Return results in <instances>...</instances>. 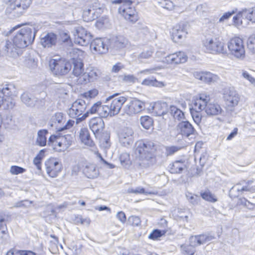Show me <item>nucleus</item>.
<instances>
[{
  "mask_svg": "<svg viewBox=\"0 0 255 255\" xmlns=\"http://www.w3.org/2000/svg\"><path fill=\"white\" fill-rule=\"evenodd\" d=\"M37 31L29 27H24L15 33L11 40L4 42L3 50L10 57L16 58L22 53V49L31 44L35 39Z\"/></svg>",
  "mask_w": 255,
  "mask_h": 255,
  "instance_id": "nucleus-1",
  "label": "nucleus"
},
{
  "mask_svg": "<svg viewBox=\"0 0 255 255\" xmlns=\"http://www.w3.org/2000/svg\"><path fill=\"white\" fill-rule=\"evenodd\" d=\"M66 32H65V47L72 48L73 42L71 34L72 35V39L76 44L82 46H87L92 41L93 37L91 33L86 29L77 24L75 21L70 23L69 21L66 23Z\"/></svg>",
  "mask_w": 255,
  "mask_h": 255,
  "instance_id": "nucleus-2",
  "label": "nucleus"
},
{
  "mask_svg": "<svg viewBox=\"0 0 255 255\" xmlns=\"http://www.w3.org/2000/svg\"><path fill=\"white\" fill-rule=\"evenodd\" d=\"M156 148L152 142L137 141L134 146V154L139 166L141 168H147L156 163L155 152Z\"/></svg>",
  "mask_w": 255,
  "mask_h": 255,
  "instance_id": "nucleus-3",
  "label": "nucleus"
},
{
  "mask_svg": "<svg viewBox=\"0 0 255 255\" xmlns=\"http://www.w3.org/2000/svg\"><path fill=\"white\" fill-rule=\"evenodd\" d=\"M65 58V73L72 68V74L78 77L84 71L83 58L85 52L78 48H67Z\"/></svg>",
  "mask_w": 255,
  "mask_h": 255,
  "instance_id": "nucleus-4",
  "label": "nucleus"
},
{
  "mask_svg": "<svg viewBox=\"0 0 255 255\" xmlns=\"http://www.w3.org/2000/svg\"><path fill=\"white\" fill-rule=\"evenodd\" d=\"M17 95L16 88L12 83L5 84L0 90V107L5 110L12 109L15 106L12 96Z\"/></svg>",
  "mask_w": 255,
  "mask_h": 255,
  "instance_id": "nucleus-5",
  "label": "nucleus"
},
{
  "mask_svg": "<svg viewBox=\"0 0 255 255\" xmlns=\"http://www.w3.org/2000/svg\"><path fill=\"white\" fill-rule=\"evenodd\" d=\"M118 95V93L114 94L108 97L106 100L105 103L108 106L110 117L118 114L123 105L127 100V98L124 96L115 98Z\"/></svg>",
  "mask_w": 255,
  "mask_h": 255,
  "instance_id": "nucleus-6",
  "label": "nucleus"
},
{
  "mask_svg": "<svg viewBox=\"0 0 255 255\" xmlns=\"http://www.w3.org/2000/svg\"><path fill=\"white\" fill-rule=\"evenodd\" d=\"M203 45L206 52L212 54L224 53V43L217 36L206 38L203 41Z\"/></svg>",
  "mask_w": 255,
  "mask_h": 255,
  "instance_id": "nucleus-7",
  "label": "nucleus"
},
{
  "mask_svg": "<svg viewBox=\"0 0 255 255\" xmlns=\"http://www.w3.org/2000/svg\"><path fill=\"white\" fill-rule=\"evenodd\" d=\"M197 99L205 103L202 108L203 110H205L208 116H217L222 114L223 110L220 105L217 103L210 102V98L209 95L204 94H200Z\"/></svg>",
  "mask_w": 255,
  "mask_h": 255,
  "instance_id": "nucleus-8",
  "label": "nucleus"
},
{
  "mask_svg": "<svg viewBox=\"0 0 255 255\" xmlns=\"http://www.w3.org/2000/svg\"><path fill=\"white\" fill-rule=\"evenodd\" d=\"M231 53L236 58L243 59L245 57V49L243 40L239 37H234L228 43Z\"/></svg>",
  "mask_w": 255,
  "mask_h": 255,
  "instance_id": "nucleus-9",
  "label": "nucleus"
},
{
  "mask_svg": "<svg viewBox=\"0 0 255 255\" xmlns=\"http://www.w3.org/2000/svg\"><path fill=\"white\" fill-rule=\"evenodd\" d=\"M88 105L84 100L78 99L72 104L67 114L71 118L78 117L85 111Z\"/></svg>",
  "mask_w": 255,
  "mask_h": 255,
  "instance_id": "nucleus-10",
  "label": "nucleus"
},
{
  "mask_svg": "<svg viewBox=\"0 0 255 255\" xmlns=\"http://www.w3.org/2000/svg\"><path fill=\"white\" fill-rule=\"evenodd\" d=\"M145 108V103L137 99H132L124 108V112L128 115L141 112Z\"/></svg>",
  "mask_w": 255,
  "mask_h": 255,
  "instance_id": "nucleus-11",
  "label": "nucleus"
},
{
  "mask_svg": "<svg viewBox=\"0 0 255 255\" xmlns=\"http://www.w3.org/2000/svg\"><path fill=\"white\" fill-rule=\"evenodd\" d=\"M133 131L129 127H124L118 133L120 142L125 146L131 144L133 142Z\"/></svg>",
  "mask_w": 255,
  "mask_h": 255,
  "instance_id": "nucleus-12",
  "label": "nucleus"
},
{
  "mask_svg": "<svg viewBox=\"0 0 255 255\" xmlns=\"http://www.w3.org/2000/svg\"><path fill=\"white\" fill-rule=\"evenodd\" d=\"M109 39L97 38L91 41V47L99 54H105L109 50Z\"/></svg>",
  "mask_w": 255,
  "mask_h": 255,
  "instance_id": "nucleus-13",
  "label": "nucleus"
},
{
  "mask_svg": "<svg viewBox=\"0 0 255 255\" xmlns=\"http://www.w3.org/2000/svg\"><path fill=\"white\" fill-rule=\"evenodd\" d=\"M205 103L203 101H198L197 98L194 100V102L190 108V113L194 122L198 126L201 122L202 115L201 112L203 111L202 107L204 106Z\"/></svg>",
  "mask_w": 255,
  "mask_h": 255,
  "instance_id": "nucleus-14",
  "label": "nucleus"
},
{
  "mask_svg": "<svg viewBox=\"0 0 255 255\" xmlns=\"http://www.w3.org/2000/svg\"><path fill=\"white\" fill-rule=\"evenodd\" d=\"M187 59L188 57L185 52L179 51L166 56L163 62L168 64H179L186 62Z\"/></svg>",
  "mask_w": 255,
  "mask_h": 255,
  "instance_id": "nucleus-15",
  "label": "nucleus"
},
{
  "mask_svg": "<svg viewBox=\"0 0 255 255\" xmlns=\"http://www.w3.org/2000/svg\"><path fill=\"white\" fill-rule=\"evenodd\" d=\"M46 172L51 177H55L61 172V164L54 158H49L45 162Z\"/></svg>",
  "mask_w": 255,
  "mask_h": 255,
  "instance_id": "nucleus-16",
  "label": "nucleus"
},
{
  "mask_svg": "<svg viewBox=\"0 0 255 255\" xmlns=\"http://www.w3.org/2000/svg\"><path fill=\"white\" fill-rule=\"evenodd\" d=\"M110 51L115 54L117 52L124 48L128 43V40L123 36H119L109 39Z\"/></svg>",
  "mask_w": 255,
  "mask_h": 255,
  "instance_id": "nucleus-17",
  "label": "nucleus"
},
{
  "mask_svg": "<svg viewBox=\"0 0 255 255\" xmlns=\"http://www.w3.org/2000/svg\"><path fill=\"white\" fill-rule=\"evenodd\" d=\"M188 24L186 22H180L176 25L171 31L172 39L175 42L185 37L188 33Z\"/></svg>",
  "mask_w": 255,
  "mask_h": 255,
  "instance_id": "nucleus-18",
  "label": "nucleus"
},
{
  "mask_svg": "<svg viewBox=\"0 0 255 255\" xmlns=\"http://www.w3.org/2000/svg\"><path fill=\"white\" fill-rule=\"evenodd\" d=\"M215 239V236L211 235L210 233L201 234L190 237L189 238V243L192 246L196 247L207 243Z\"/></svg>",
  "mask_w": 255,
  "mask_h": 255,
  "instance_id": "nucleus-19",
  "label": "nucleus"
},
{
  "mask_svg": "<svg viewBox=\"0 0 255 255\" xmlns=\"http://www.w3.org/2000/svg\"><path fill=\"white\" fill-rule=\"evenodd\" d=\"M49 66L53 74L62 78L64 76V59H53L49 61Z\"/></svg>",
  "mask_w": 255,
  "mask_h": 255,
  "instance_id": "nucleus-20",
  "label": "nucleus"
},
{
  "mask_svg": "<svg viewBox=\"0 0 255 255\" xmlns=\"http://www.w3.org/2000/svg\"><path fill=\"white\" fill-rule=\"evenodd\" d=\"M194 77L206 83H212L216 81L218 77L209 72L195 71L193 73Z\"/></svg>",
  "mask_w": 255,
  "mask_h": 255,
  "instance_id": "nucleus-21",
  "label": "nucleus"
},
{
  "mask_svg": "<svg viewBox=\"0 0 255 255\" xmlns=\"http://www.w3.org/2000/svg\"><path fill=\"white\" fill-rule=\"evenodd\" d=\"M89 125L95 134L102 132L105 128L104 122L100 117H95L91 119Z\"/></svg>",
  "mask_w": 255,
  "mask_h": 255,
  "instance_id": "nucleus-22",
  "label": "nucleus"
},
{
  "mask_svg": "<svg viewBox=\"0 0 255 255\" xmlns=\"http://www.w3.org/2000/svg\"><path fill=\"white\" fill-rule=\"evenodd\" d=\"M178 128L180 133L183 136L188 137L190 135H193L196 132V130L187 121H182L178 125Z\"/></svg>",
  "mask_w": 255,
  "mask_h": 255,
  "instance_id": "nucleus-23",
  "label": "nucleus"
},
{
  "mask_svg": "<svg viewBox=\"0 0 255 255\" xmlns=\"http://www.w3.org/2000/svg\"><path fill=\"white\" fill-rule=\"evenodd\" d=\"M224 98L226 105L230 107H234L237 106L240 99L239 94L233 90L227 92L224 94Z\"/></svg>",
  "mask_w": 255,
  "mask_h": 255,
  "instance_id": "nucleus-24",
  "label": "nucleus"
},
{
  "mask_svg": "<svg viewBox=\"0 0 255 255\" xmlns=\"http://www.w3.org/2000/svg\"><path fill=\"white\" fill-rule=\"evenodd\" d=\"M169 109L167 103L159 101L155 103L152 106V113L156 116H161L168 113Z\"/></svg>",
  "mask_w": 255,
  "mask_h": 255,
  "instance_id": "nucleus-25",
  "label": "nucleus"
},
{
  "mask_svg": "<svg viewBox=\"0 0 255 255\" xmlns=\"http://www.w3.org/2000/svg\"><path fill=\"white\" fill-rule=\"evenodd\" d=\"M57 42V35L52 32L47 33L40 38V43L44 48H50L55 45Z\"/></svg>",
  "mask_w": 255,
  "mask_h": 255,
  "instance_id": "nucleus-26",
  "label": "nucleus"
},
{
  "mask_svg": "<svg viewBox=\"0 0 255 255\" xmlns=\"http://www.w3.org/2000/svg\"><path fill=\"white\" fill-rule=\"evenodd\" d=\"M123 13H122V15L127 20L134 23L138 19L137 12L134 7H129V9H128L127 10L125 9H123Z\"/></svg>",
  "mask_w": 255,
  "mask_h": 255,
  "instance_id": "nucleus-27",
  "label": "nucleus"
},
{
  "mask_svg": "<svg viewBox=\"0 0 255 255\" xmlns=\"http://www.w3.org/2000/svg\"><path fill=\"white\" fill-rule=\"evenodd\" d=\"M79 137L84 144L93 147L94 143L91 138L88 129L87 128H82L80 130Z\"/></svg>",
  "mask_w": 255,
  "mask_h": 255,
  "instance_id": "nucleus-28",
  "label": "nucleus"
},
{
  "mask_svg": "<svg viewBox=\"0 0 255 255\" xmlns=\"http://www.w3.org/2000/svg\"><path fill=\"white\" fill-rule=\"evenodd\" d=\"M63 115L62 113H57L55 114L52 119V123L51 127L54 126L57 131H61L64 130V126L62 125V121Z\"/></svg>",
  "mask_w": 255,
  "mask_h": 255,
  "instance_id": "nucleus-29",
  "label": "nucleus"
},
{
  "mask_svg": "<svg viewBox=\"0 0 255 255\" xmlns=\"http://www.w3.org/2000/svg\"><path fill=\"white\" fill-rule=\"evenodd\" d=\"M83 172L88 178H95L99 175V172L96 165L91 163H88L85 166Z\"/></svg>",
  "mask_w": 255,
  "mask_h": 255,
  "instance_id": "nucleus-30",
  "label": "nucleus"
},
{
  "mask_svg": "<svg viewBox=\"0 0 255 255\" xmlns=\"http://www.w3.org/2000/svg\"><path fill=\"white\" fill-rule=\"evenodd\" d=\"M59 135H51L48 140V145L51 146L55 151H59L61 150L59 147L62 145V142L58 141Z\"/></svg>",
  "mask_w": 255,
  "mask_h": 255,
  "instance_id": "nucleus-31",
  "label": "nucleus"
},
{
  "mask_svg": "<svg viewBox=\"0 0 255 255\" xmlns=\"http://www.w3.org/2000/svg\"><path fill=\"white\" fill-rule=\"evenodd\" d=\"M32 1L33 0H21L20 2H15L14 4H11V7L13 9H21L23 11H20V12L22 13L30 6Z\"/></svg>",
  "mask_w": 255,
  "mask_h": 255,
  "instance_id": "nucleus-32",
  "label": "nucleus"
},
{
  "mask_svg": "<svg viewBox=\"0 0 255 255\" xmlns=\"http://www.w3.org/2000/svg\"><path fill=\"white\" fill-rule=\"evenodd\" d=\"M185 165L184 163L181 161L177 160L173 163L170 164L168 167L169 170L172 174L180 173Z\"/></svg>",
  "mask_w": 255,
  "mask_h": 255,
  "instance_id": "nucleus-33",
  "label": "nucleus"
},
{
  "mask_svg": "<svg viewBox=\"0 0 255 255\" xmlns=\"http://www.w3.org/2000/svg\"><path fill=\"white\" fill-rule=\"evenodd\" d=\"M48 133V130L45 129H40L37 132L36 143L40 146H44L46 145V135Z\"/></svg>",
  "mask_w": 255,
  "mask_h": 255,
  "instance_id": "nucleus-34",
  "label": "nucleus"
},
{
  "mask_svg": "<svg viewBox=\"0 0 255 255\" xmlns=\"http://www.w3.org/2000/svg\"><path fill=\"white\" fill-rule=\"evenodd\" d=\"M168 113L176 120L181 121L185 119L184 113L174 106H170Z\"/></svg>",
  "mask_w": 255,
  "mask_h": 255,
  "instance_id": "nucleus-35",
  "label": "nucleus"
},
{
  "mask_svg": "<svg viewBox=\"0 0 255 255\" xmlns=\"http://www.w3.org/2000/svg\"><path fill=\"white\" fill-rule=\"evenodd\" d=\"M112 3L120 4L119 7V12L121 14L123 13V9L127 10V9H129V7L133 6L132 1L130 0H114L112 1Z\"/></svg>",
  "mask_w": 255,
  "mask_h": 255,
  "instance_id": "nucleus-36",
  "label": "nucleus"
},
{
  "mask_svg": "<svg viewBox=\"0 0 255 255\" xmlns=\"http://www.w3.org/2000/svg\"><path fill=\"white\" fill-rule=\"evenodd\" d=\"M101 104V102L100 101L94 103L93 106L88 110H87L81 117L77 119L76 123L77 124L78 123V121H82L85 120L89 116L90 114L93 115L97 114L99 106Z\"/></svg>",
  "mask_w": 255,
  "mask_h": 255,
  "instance_id": "nucleus-37",
  "label": "nucleus"
},
{
  "mask_svg": "<svg viewBox=\"0 0 255 255\" xmlns=\"http://www.w3.org/2000/svg\"><path fill=\"white\" fill-rule=\"evenodd\" d=\"M142 84L146 86H152L156 87L162 88L165 86V84L161 81H158L156 79L147 78L145 79L142 82Z\"/></svg>",
  "mask_w": 255,
  "mask_h": 255,
  "instance_id": "nucleus-38",
  "label": "nucleus"
},
{
  "mask_svg": "<svg viewBox=\"0 0 255 255\" xmlns=\"http://www.w3.org/2000/svg\"><path fill=\"white\" fill-rule=\"evenodd\" d=\"M252 10H253V7L244 8L238 11L241 13V16L242 18L254 22L253 12H252Z\"/></svg>",
  "mask_w": 255,
  "mask_h": 255,
  "instance_id": "nucleus-39",
  "label": "nucleus"
},
{
  "mask_svg": "<svg viewBox=\"0 0 255 255\" xmlns=\"http://www.w3.org/2000/svg\"><path fill=\"white\" fill-rule=\"evenodd\" d=\"M76 140L75 132L71 131L70 134H66L65 131V147L68 148L75 144Z\"/></svg>",
  "mask_w": 255,
  "mask_h": 255,
  "instance_id": "nucleus-40",
  "label": "nucleus"
},
{
  "mask_svg": "<svg viewBox=\"0 0 255 255\" xmlns=\"http://www.w3.org/2000/svg\"><path fill=\"white\" fill-rule=\"evenodd\" d=\"M44 152L45 149L40 150L39 152L33 159V163L38 170L41 169V161L44 157Z\"/></svg>",
  "mask_w": 255,
  "mask_h": 255,
  "instance_id": "nucleus-41",
  "label": "nucleus"
},
{
  "mask_svg": "<svg viewBox=\"0 0 255 255\" xmlns=\"http://www.w3.org/2000/svg\"><path fill=\"white\" fill-rule=\"evenodd\" d=\"M121 165L125 168H128L131 164L129 155L128 153H122L119 157Z\"/></svg>",
  "mask_w": 255,
  "mask_h": 255,
  "instance_id": "nucleus-42",
  "label": "nucleus"
},
{
  "mask_svg": "<svg viewBox=\"0 0 255 255\" xmlns=\"http://www.w3.org/2000/svg\"><path fill=\"white\" fill-rule=\"evenodd\" d=\"M181 250L184 255H194L196 252L195 247L190 244L189 245H182Z\"/></svg>",
  "mask_w": 255,
  "mask_h": 255,
  "instance_id": "nucleus-43",
  "label": "nucleus"
},
{
  "mask_svg": "<svg viewBox=\"0 0 255 255\" xmlns=\"http://www.w3.org/2000/svg\"><path fill=\"white\" fill-rule=\"evenodd\" d=\"M167 231L165 230L154 229L148 235V238L152 240H157L162 236L164 235Z\"/></svg>",
  "mask_w": 255,
  "mask_h": 255,
  "instance_id": "nucleus-44",
  "label": "nucleus"
},
{
  "mask_svg": "<svg viewBox=\"0 0 255 255\" xmlns=\"http://www.w3.org/2000/svg\"><path fill=\"white\" fill-rule=\"evenodd\" d=\"M229 196L232 200H236L237 204L238 205H244L248 208L251 209V207L249 206V205L247 204V200L244 197H240L239 195H233L231 192H229Z\"/></svg>",
  "mask_w": 255,
  "mask_h": 255,
  "instance_id": "nucleus-45",
  "label": "nucleus"
},
{
  "mask_svg": "<svg viewBox=\"0 0 255 255\" xmlns=\"http://www.w3.org/2000/svg\"><path fill=\"white\" fill-rule=\"evenodd\" d=\"M140 122L143 128L146 129H149L153 124L152 118L147 116L141 117Z\"/></svg>",
  "mask_w": 255,
  "mask_h": 255,
  "instance_id": "nucleus-46",
  "label": "nucleus"
},
{
  "mask_svg": "<svg viewBox=\"0 0 255 255\" xmlns=\"http://www.w3.org/2000/svg\"><path fill=\"white\" fill-rule=\"evenodd\" d=\"M97 114L100 118H107L110 116L108 106L107 104L102 105V103L100 105Z\"/></svg>",
  "mask_w": 255,
  "mask_h": 255,
  "instance_id": "nucleus-47",
  "label": "nucleus"
},
{
  "mask_svg": "<svg viewBox=\"0 0 255 255\" xmlns=\"http://www.w3.org/2000/svg\"><path fill=\"white\" fill-rule=\"evenodd\" d=\"M201 197L206 201L214 203L218 201L217 197L212 192H200Z\"/></svg>",
  "mask_w": 255,
  "mask_h": 255,
  "instance_id": "nucleus-48",
  "label": "nucleus"
},
{
  "mask_svg": "<svg viewBox=\"0 0 255 255\" xmlns=\"http://www.w3.org/2000/svg\"><path fill=\"white\" fill-rule=\"evenodd\" d=\"M6 255H36V254L29 250H10Z\"/></svg>",
  "mask_w": 255,
  "mask_h": 255,
  "instance_id": "nucleus-49",
  "label": "nucleus"
},
{
  "mask_svg": "<svg viewBox=\"0 0 255 255\" xmlns=\"http://www.w3.org/2000/svg\"><path fill=\"white\" fill-rule=\"evenodd\" d=\"M21 99L22 102L28 106H31L33 105L34 100L31 98V95L28 93H24L21 96Z\"/></svg>",
  "mask_w": 255,
  "mask_h": 255,
  "instance_id": "nucleus-50",
  "label": "nucleus"
},
{
  "mask_svg": "<svg viewBox=\"0 0 255 255\" xmlns=\"http://www.w3.org/2000/svg\"><path fill=\"white\" fill-rule=\"evenodd\" d=\"M78 77L77 82L78 84H86L91 81V80L89 78V75H88L87 70L85 72H83Z\"/></svg>",
  "mask_w": 255,
  "mask_h": 255,
  "instance_id": "nucleus-51",
  "label": "nucleus"
},
{
  "mask_svg": "<svg viewBox=\"0 0 255 255\" xmlns=\"http://www.w3.org/2000/svg\"><path fill=\"white\" fill-rule=\"evenodd\" d=\"M186 198L193 204H196L200 200V195L193 194L192 192H187Z\"/></svg>",
  "mask_w": 255,
  "mask_h": 255,
  "instance_id": "nucleus-52",
  "label": "nucleus"
},
{
  "mask_svg": "<svg viewBox=\"0 0 255 255\" xmlns=\"http://www.w3.org/2000/svg\"><path fill=\"white\" fill-rule=\"evenodd\" d=\"M119 78L124 82L127 83H134L137 78L133 75H123L120 76Z\"/></svg>",
  "mask_w": 255,
  "mask_h": 255,
  "instance_id": "nucleus-53",
  "label": "nucleus"
},
{
  "mask_svg": "<svg viewBox=\"0 0 255 255\" xmlns=\"http://www.w3.org/2000/svg\"><path fill=\"white\" fill-rule=\"evenodd\" d=\"M26 169L22 167L17 165H12L9 169V172L12 175H18L25 172Z\"/></svg>",
  "mask_w": 255,
  "mask_h": 255,
  "instance_id": "nucleus-54",
  "label": "nucleus"
},
{
  "mask_svg": "<svg viewBox=\"0 0 255 255\" xmlns=\"http://www.w3.org/2000/svg\"><path fill=\"white\" fill-rule=\"evenodd\" d=\"M6 228L4 218L2 216H0V235H3L2 238L6 236Z\"/></svg>",
  "mask_w": 255,
  "mask_h": 255,
  "instance_id": "nucleus-55",
  "label": "nucleus"
},
{
  "mask_svg": "<svg viewBox=\"0 0 255 255\" xmlns=\"http://www.w3.org/2000/svg\"><path fill=\"white\" fill-rule=\"evenodd\" d=\"M237 12V8H235L231 11H228V12L224 13L223 14V15L219 19V22H223L224 21L228 20L229 18H230L234 14L236 13Z\"/></svg>",
  "mask_w": 255,
  "mask_h": 255,
  "instance_id": "nucleus-56",
  "label": "nucleus"
},
{
  "mask_svg": "<svg viewBox=\"0 0 255 255\" xmlns=\"http://www.w3.org/2000/svg\"><path fill=\"white\" fill-rule=\"evenodd\" d=\"M160 4L161 7L169 10H172L174 7L173 3L170 0H161Z\"/></svg>",
  "mask_w": 255,
  "mask_h": 255,
  "instance_id": "nucleus-57",
  "label": "nucleus"
},
{
  "mask_svg": "<svg viewBox=\"0 0 255 255\" xmlns=\"http://www.w3.org/2000/svg\"><path fill=\"white\" fill-rule=\"evenodd\" d=\"M248 47L253 53H255V35L250 37L248 40Z\"/></svg>",
  "mask_w": 255,
  "mask_h": 255,
  "instance_id": "nucleus-58",
  "label": "nucleus"
},
{
  "mask_svg": "<svg viewBox=\"0 0 255 255\" xmlns=\"http://www.w3.org/2000/svg\"><path fill=\"white\" fill-rule=\"evenodd\" d=\"M98 94V91L96 89L90 90L86 92H85L82 97L88 99L95 98Z\"/></svg>",
  "mask_w": 255,
  "mask_h": 255,
  "instance_id": "nucleus-59",
  "label": "nucleus"
},
{
  "mask_svg": "<svg viewBox=\"0 0 255 255\" xmlns=\"http://www.w3.org/2000/svg\"><path fill=\"white\" fill-rule=\"evenodd\" d=\"M128 222L129 224L133 226H137L140 224V218L136 216H130L128 219Z\"/></svg>",
  "mask_w": 255,
  "mask_h": 255,
  "instance_id": "nucleus-60",
  "label": "nucleus"
},
{
  "mask_svg": "<svg viewBox=\"0 0 255 255\" xmlns=\"http://www.w3.org/2000/svg\"><path fill=\"white\" fill-rule=\"evenodd\" d=\"M237 15L233 18V21L235 25L240 26L242 24V17L241 16V13L237 10Z\"/></svg>",
  "mask_w": 255,
  "mask_h": 255,
  "instance_id": "nucleus-61",
  "label": "nucleus"
},
{
  "mask_svg": "<svg viewBox=\"0 0 255 255\" xmlns=\"http://www.w3.org/2000/svg\"><path fill=\"white\" fill-rule=\"evenodd\" d=\"M32 204V202L27 200H22L15 203L14 207H28Z\"/></svg>",
  "mask_w": 255,
  "mask_h": 255,
  "instance_id": "nucleus-62",
  "label": "nucleus"
},
{
  "mask_svg": "<svg viewBox=\"0 0 255 255\" xmlns=\"http://www.w3.org/2000/svg\"><path fill=\"white\" fill-rule=\"evenodd\" d=\"M180 148L176 146H168L166 147V154L171 155L177 152Z\"/></svg>",
  "mask_w": 255,
  "mask_h": 255,
  "instance_id": "nucleus-63",
  "label": "nucleus"
},
{
  "mask_svg": "<svg viewBox=\"0 0 255 255\" xmlns=\"http://www.w3.org/2000/svg\"><path fill=\"white\" fill-rule=\"evenodd\" d=\"M54 215V210L53 207L52 205H48L46 207V211L44 212L43 216L46 217L49 215Z\"/></svg>",
  "mask_w": 255,
  "mask_h": 255,
  "instance_id": "nucleus-64",
  "label": "nucleus"
}]
</instances>
